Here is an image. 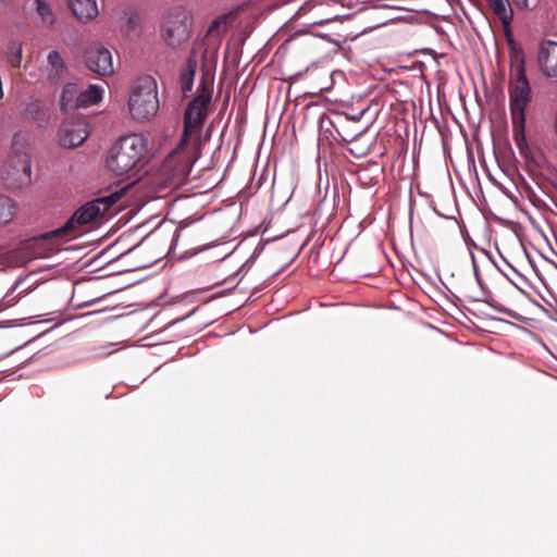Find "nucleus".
<instances>
[{"label": "nucleus", "mask_w": 557, "mask_h": 557, "mask_svg": "<svg viewBox=\"0 0 557 557\" xmlns=\"http://www.w3.org/2000/svg\"><path fill=\"white\" fill-rule=\"evenodd\" d=\"M515 4L521 9H525L529 5V0H513Z\"/></svg>", "instance_id": "25"}, {"label": "nucleus", "mask_w": 557, "mask_h": 557, "mask_svg": "<svg viewBox=\"0 0 557 557\" xmlns=\"http://www.w3.org/2000/svg\"><path fill=\"white\" fill-rule=\"evenodd\" d=\"M349 120H352V121H358L360 120V116H355V115H351L348 117Z\"/></svg>", "instance_id": "31"}, {"label": "nucleus", "mask_w": 557, "mask_h": 557, "mask_svg": "<svg viewBox=\"0 0 557 557\" xmlns=\"http://www.w3.org/2000/svg\"><path fill=\"white\" fill-rule=\"evenodd\" d=\"M194 164L191 151L188 150V143L181 147V140L176 148L168 154L162 172L171 184L178 185L189 175Z\"/></svg>", "instance_id": "7"}, {"label": "nucleus", "mask_w": 557, "mask_h": 557, "mask_svg": "<svg viewBox=\"0 0 557 557\" xmlns=\"http://www.w3.org/2000/svg\"><path fill=\"white\" fill-rule=\"evenodd\" d=\"M211 102V90L203 87L196 98L188 104L184 114V131L181 137V147L185 146L189 138L199 135L205 121L208 116L209 104Z\"/></svg>", "instance_id": "6"}, {"label": "nucleus", "mask_w": 557, "mask_h": 557, "mask_svg": "<svg viewBox=\"0 0 557 557\" xmlns=\"http://www.w3.org/2000/svg\"><path fill=\"white\" fill-rule=\"evenodd\" d=\"M148 149V140L141 134H129L120 137L111 147L107 157V168L121 176L133 171L144 159Z\"/></svg>", "instance_id": "3"}, {"label": "nucleus", "mask_w": 557, "mask_h": 557, "mask_svg": "<svg viewBox=\"0 0 557 557\" xmlns=\"http://www.w3.org/2000/svg\"><path fill=\"white\" fill-rule=\"evenodd\" d=\"M49 232L38 234L21 244V249L27 252L28 258H47L57 250L54 246L49 244L50 242L55 240L57 244L67 242L66 237H49Z\"/></svg>", "instance_id": "10"}, {"label": "nucleus", "mask_w": 557, "mask_h": 557, "mask_svg": "<svg viewBox=\"0 0 557 557\" xmlns=\"http://www.w3.org/2000/svg\"><path fill=\"white\" fill-rule=\"evenodd\" d=\"M161 37L171 48H177L188 41L191 33V17L181 8L169 12L161 24Z\"/></svg>", "instance_id": "5"}, {"label": "nucleus", "mask_w": 557, "mask_h": 557, "mask_svg": "<svg viewBox=\"0 0 557 557\" xmlns=\"http://www.w3.org/2000/svg\"><path fill=\"white\" fill-rule=\"evenodd\" d=\"M470 299H471L472 301H482V300H483V298H482V297H470Z\"/></svg>", "instance_id": "29"}, {"label": "nucleus", "mask_w": 557, "mask_h": 557, "mask_svg": "<svg viewBox=\"0 0 557 557\" xmlns=\"http://www.w3.org/2000/svg\"><path fill=\"white\" fill-rule=\"evenodd\" d=\"M79 87L75 83H69L63 87L60 97V107L63 111L79 109L78 106Z\"/></svg>", "instance_id": "15"}, {"label": "nucleus", "mask_w": 557, "mask_h": 557, "mask_svg": "<svg viewBox=\"0 0 557 557\" xmlns=\"http://www.w3.org/2000/svg\"><path fill=\"white\" fill-rule=\"evenodd\" d=\"M7 55L13 67H20L22 62V44L17 40H11L7 46Z\"/></svg>", "instance_id": "20"}, {"label": "nucleus", "mask_w": 557, "mask_h": 557, "mask_svg": "<svg viewBox=\"0 0 557 557\" xmlns=\"http://www.w3.org/2000/svg\"><path fill=\"white\" fill-rule=\"evenodd\" d=\"M131 116L139 122L149 121L159 110L158 85L151 75L136 78L128 96Z\"/></svg>", "instance_id": "4"}, {"label": "nucleus", "mask_w": 557, "mask_h": 557, "mask_svg": "<svg viewBox=\"0 0 557 557\" xmlns=\"http://www.w3.org/2000/svg\"><path fill=\"white\" fill-rule=\"evenodd\" d=\"M131 187L132 184L110 187L104 195L87 201L76 209L62 226L50 231L48 236L66 237L67 240L75 238V232L79 227L95 222L98 218L106 216L110 209L125 196Z\"/></svg>", "instance_id": "1"}, {"label": "nucleus", "mask_w": 557, "mask_h": 557, "mask_svg": "<svg viewBox=\"0 0 557 557\" xmlns=\"http://www.w3.org/2000/svg\"><path fill=\"white\" fill-rule=\"evenodd\" d=\"M494 14L508 27L513 18V11L508 0H486Z\"/></svg>", "instance_id": "17"}, {"label": "nucleus", "mask_w": 557, "mask_h": 557, "mask_svg": "<svg viewBox=\"0 0 557 557\" xmlns=\"http://www.w3.org/2000/svg\"><path fill=\"white\" fill-rule=\"evenodd\" d=\"M357 177H358V182L364 186V187H370V186H373L376 181L374 180V177H372L369 173V170L367 169H363V170H360L357 172Z\"/></svg>", "instance_id": "24"}, {"label": "nucleus", "mask_w": 557, "mask_h": 557, "mask_svg": "<svg viewBox=\"0 0 557 557\" xmlns=\"http://www.w3.org/2000/svg\"><path fill=\"white\" fill-rule=\"evenodd\" d=\"M84 62L89 71L98 75L110 76L114 73L112 54L100 44H92L85 50Z\"/></svg>", "instance_id": "9"}, {"label": "nucleus", "mask_w": 557, "mask_h": 557, "mask_svg": "<svg viewBox=\"0 0 557 557\" xmlns=\"http://www.w3.org/2000/svg\"><path fill=\"white\" fill-rule=\"evenodd\" d=\"M507 40L510 45V64L516 72V77L509 89V106L512 120L513 133L523 137L525 125V109L530 101L531 87L525 74V58L510 33H507Z\"/></svg>", "instance_id": "2"}, {"label": "nucleus", "mask_w": 557, "mask_h": 557, "mask_svg": "<svg viewBox=\"0 0 557 557\" xmlns=\"http://www.w3.org/2000/svg\"><path fill=\"white\" fill-rule=\"evenodd\" d=\"M128 24H134V17H133V16H131V17L128 18Z\"/></svg>", "instance_id": "34"}, {"label": "nucleus", "mask_w": 557, "mask_h": 557, "mask_svg": "<svg viewBox=\"0 0 557 557\" xmlns=\"http://www.w3.org/2000/svg\"><path fill=\"white\" fill-rule=\"evenodd\" d=\"M12 0H0L1 4H10Z\"/></svg>", "instance_id": "30"}, {"label": "nucleus", "mask_w": 557, "mask_h": 557, "mask_svg": "<svg viewBox=\"0 0 557 557\" xmlns=\"http://www.w3.org/2000/svg\"><path fill=\"white\" fill-rule=\"evenodd\" d=\"M41 111L40 102L35 100L25 104L22 116L26 120L36 121L39 117Z\"/></svg>", "instance_id": "23"}, {"label": "nucleus", "mask_w": 557, "mask_h": 557, "mask_svg": "<svg viewBox=\"0 0 557 557\" xmlns=\"http://www.w3.org/2000/svg\"><path fill=\"white\" fill-rule=\"evenodd\" d=\"M34 3L36 4V12L42 21L52 24L54 22V14L51 7L44 0H34Z\"/></svg>", "instance_id": "22"}, {"label": "nucleus", "mask_w": 557, "mask_h": 557, "mask_svg": "<svg viewBox=\"0 0 557 557\" xmlns=\"http://www.w3.org/2000/svg\"><path fill=\"white\" fill-rule=\"evenodd\" d=\"M103 88L98 85H89L84 91L79 89L78 106L79 108H88L101 101Z\"/></svg>", "instance_id": "18"}, {"label": "nucleus", "mask_w": 557, "mask_h": 557, "mask_svg": "<svg viewBox=\"0 0 557 557\" xmlns=\"http://www.w3.org/2000/svg\"><path fill=\"white\" fill-rule=\"evenodd\" d=\"M3 180L13 188H21L30 184L32 161L28 153L18 151L11 157Z\"/></svg>", "instance_id": "8"}, {"label": "nucleus", "mask_w": 557, "mask_h": 557, "mask_svg": "<svg viewBox=\"0 0 557 557\" xmlns=\"http://www.w3.org/2000/svg\"><path fill=\"white\" fill-rule=\"evenodd\" d=\"M330 21H333V18H330ZM325 22H329V20H321L319 22H314L313 25H322L324 24Z\"/></svg>", "instance_id": "27"}, {"label": "nucleus", "mask_w": 557, "mask_h": 557, "mask_svg": "<svg viewBox=\"0 0 557 557\" xmlns=\"http://www.w3.org/2000/svg\"><path fill=\"white\" fill-rule=\"evenodd\" d=\"M66 72L65 62L59 51L52 50L47 57V76L50 82L58 83Z\"/></svg>", "instance_id": "14"}, {"label": "nucleus", "mask_w": 557, "mask_h": 557, "mask_svg": "<svg viewBox=\"0 0 557 557\" xmlns=\"http://www.w3.org/2000/svg\"><path fill=\"white\" fill-rule=\"evenodd\" d=\"M89 136L85 123L63 124L60 129L59 140L64 148H74L82 145Z\"/></svg>", "instance_id": "12"}, {"label": "nucleus", "mask_w": 557, "mask_h": 557, "mask_svg": "<svg viewBox=\"0 0 557 557\" xmlns=\"http://www.w3.org/2000/svg\"><path fill=\"white\" fill-rule=\"evenodd\" d=\"M4 256L0 252V264H2L4 262Z\"/></svg>", "instance_id": "33"}, {"label": "nucleus", "mask_w": 557, "mask_h": 557, "mask_svg": "<svg viewBox=\"0 0 557 557\" xmlns=\"http://www.w3.org/2000/svg\"><path fill=\"white\" fill-rule=\"evenodd\" d=\"M355 138H356V136H352V137H350V138H346V137H344L343 139H344L345 141H351V140H354Z\"/></svg>", "instance_id": "32"}, {"label": "nucleus", "mask_w": 557, "mask_h": 557, "mask_svg": "<svg viewBox=\"0 0 557 557\" xmlns=\"http://www.w3.org/2000/svg\"><path fill=\"white\" fill-rule=\"evenodd\" d=\"M318 36H320L321 38H324V39H329L330 41H333V39L331 37L329 38L327 35L319 34Z\"/></svg>", "instance_id": "28"}, {"label": "nucleus", "mask_w": 557, "mask_h": 557, "mask_svg": "<svg viewBox=\"0 0 557 557\" xmlns=\"http://www.w3.org/2000/svg\"><path fill=\"white\" fill-rule=\"evenodd\" d=\"M22 282H23V278H18L15 282V284L8 290V293L2 297V299L0 300V313L2 311H4L5 309L14 306L18 301L20 295L22 293H20L18 295H14V293Z\"/></svg>", "instance_id": "21"}, {"label": "nucleus", "mask_w": 557, "mask_h": 557, "mask_svg": "<svg viewBox=\"0 0 557 557\" xmlns=\"http://www.w3.org/2000/svg\"><path fill=\"white\" fill-rule=\"evenodd\" d=\"M197 63L194 59L189 58L180 71V84L184 94L190 92L194 86Z\"/></svg>", "instance_id": "16"}, {"label": "nucleus", "mask_w": 557, "mask_h": 557, "mask_svg": "<svg viewBox=\"0 0 557 557\" xmlns=\"http://www.w3.org/2000/svg\"><path fill=\"white\" fill-rule=\"evenodd\" d=\"M220 18L214 20L209 26V33L214 32L220 26Z\"/></svg>", "instance_id": "26"}, {"label": "nucleus", "mask_w": 557, "mask_h": 557, "mask_svg": "<svg viewBox=\"0 0 557 557\" xmlns=\"http://www.w3.org/2000/svg\"><path fill=\"white\" fill-rule=\"evenodd\" d=\"M15 214V203L8 197L0 195V225L8 224Z\"/></svg>", "instance_id": "19"}, {"label": "nucleus", "mask_w": 557, "mask_h": 557, "mask_svg": "<svg viewBox=\"0 0 557 557\" xmlns=\"http://www.w3.org/2000/svg\"><path fill=\"white\" fill-rule=\"evenodd\" d=\"M69 7L82 22L94 20L99 14L96 0H69Z\"/></svg>", "instance_id": "13"}, {"label": "nucleus", "mask_w": 557, "mask_h": 557, "mask_svg": "<svg viewBox=\"0 0 557 557\" xmlns=\"http://www.w3.org/2000/svg\"><path fill=\"white\" fill-rule=\"evenodd\" d=\"M537 63L547 77H557V41L543 40L540 44Z\"/></svg>", "instance_id": "11"}]
</instances>
